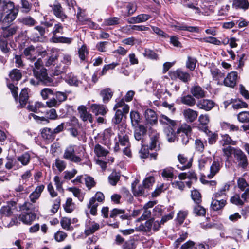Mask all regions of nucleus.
<instances>
[{"label": "nucleus", "mask_w": 249, "mask_h": 249, "mask_svg": "<svg viewBox=\"0 0 249 249\" xmlns=\"http://www.w3.org/2000/svg\"><path fill=\"white\" fill-rule=\"evenodd\" d=\"M42 137L49 141H52L55 138L53 130L49 128H44L41 131Z\"/></svg>", "instance_id": "7c9ffc66"}, {"label": "nucleus", "mask_w": 249, "mask_h": 249, "mask_svg": "<svg viewBox=\"0 0 249 249\" xmlns=\"http://www.w3.org/2000/svg\"><path fill=\"white\" fill-rule=\"evenodd\" d=\"M234 158L239 167L243 169L247 168L248 165L247 157L240 149H238L235 151Z\"/></svg>", "instance_id": "423d86ee"}, {"label": "nucleus", "mask_w": 249, "mask_h": 249, "mask_svg": "<svg viewBox=\"0 0 249 249\" xmlns=\"http://www.w3.org/2000/svg\"><path fill=\"white\" fill-rule=\"evenodd\" d=\"M226 203L227 201L224 198L219 199L213 197L211 207L213 211H218L222 209Z\"/></svg>", "instance_id": "6ab92c4d"}, {"label": "nucleus", "mask_w": 249, "mask_h": 249, "mask_svg": "<svg viewBox=\"0 0 249 249\" xmlns=\"http://www.w3.org/2000/svg\"><path fill=\"white\" fill-rule=\"evenodd\" d=\"M222 127L223 129L228 130L230 132L241 131L238 126L229 123L223 122Z\"/></svg>", "instance_id": "8fccbe9b"}, {"label": "nucleus", "mask_w": 249, "mask_h": 249, "mask_svg": "<svg viewBox=\"0 0 249 249\" xmlns=\"http://www.w3.org/2000/svg\"><path fill=\"white\" fill-rule=\"evenodd\" d=\"M199 40L200 41H203V42H205L206 43H212V44L216 45H221V41L218 40L216 38L212 37V36L206 37L204 38H199Z\"/></svg>", "instance_id": "13d9d810"}, {"label": "nucleus", "mask_w": 249, "mask_h": 249, "mask_svg": "<svg viewBox=\"0 0 249 249\" xmlns=\"http://www.w3.org/2000/svg\"><path fill=\"white\" fill-rule=\"evenodd\" d=\"M191 196L196 204H199L202 202L201 195L197 190L195 189L191 191Z\"/></svg>", "instance_id": "603ef678"}, {"label": "nucleus", "mask_w": 249, "mask_h": 249, "mask_svg": "<svg viewBox=\"0 0 249 249\" xmlns=\"http://www.w3.org/2000/svg\"><path fill=\"white\" fill-rule=\"evenodd\" d=\"M79 57L81 60L84 61L86 59L88 54V51L86 45H83L78 49Z\"/></svg>", "instance_id": "052dcab7"}, {"label": "nucleus", "mask_w": 249, "mask_h": 249, "mask_svg": "<svg viewBox=\"0 0 249 249\" xmlns=\"http://www.w3.org/2000/svg\"><path fill=\"white\" fill-rule=\"evenodd\" d=\"M63 33V26L62 24L59 22L55 23L51 32L53 36L51 38V41L55 43H61L70 44L73 40L72 38L57 36L58 34L62 35Z\"/></svg>", "instance_id": "f03ea898"}, {"label": "nucleus", "mask_w": 249, "mask_h": 249, "mask_svg": "<svg viewBox=\"0 0 249 249\" xmlns=\"http://www.w3.org/2000/svg\"><path fill=\"white\" fill-rule=\"evenodd\" d=\"M238 188L242 191H249V185L243 178H239L237 180Z\"/></svg>", "instance_id": "864d4df0"}, {"label": "nucleus", "mask_w": 249, "mask_h": 249, "mask_svg": "<svg viewBox=\"0 0 249 249\" xmlns=\"http://www.w3.org/2000/svg\"><path fill=\"white\" fill-rule=\"evenodd\" d=\"M144 115L147 122L150 124H155L157 123L158 118L156 112L151 109H147Z\"/></svg>", "instance_id": "412c9836"}, {"label": "nucleus", "mask_w": 249, "mask_h": 249, "mask_svg": "<svg viewBox=\"0 0 249 249\" xmlns=\"http://www.w3.org/2000/svg\"><path fill=\"white\" fill-rule=\"evenodd\" d=\"M134 135L135 139L137 141H141L143 142L144 137L147 134V127L142 124L133 127Z\"/></svg>", "instance_id": "9d476101"}, {"label": "nucleus", "mask_w": 249, "mask_h": 249, "mask_svg": "<svg viewBox=\"0 0 249 249\" xmlns=\"http://www.w3.org/2000/svg\"><path fill=\"white\" fill-rule=\"evenodd\" d=\"M159 122L163 125H167L168 128H175V126L177 125V122L175 120L170 119L169 117L164 115H161L159 118Z\"/></svg>", "instance_id": "cd10ccee"}, {"label": "nucleus", "mask_w": 249, "mask_h": 249, "mask_svg": "<svg viewBox=\"0 0 249 249\" xmlns=\"http://www.w3.org/2000/svg\"><path fill=\"white\" fill-rule=\"evenodd\" d=\"M178 159L179 162L182 164L181 166L178 165V168L180 169L181 170H184L186 169L189 168L191 166V161H188L187 157H185L183 155L179 154L178 156Z\"/></svg>", "instance_id": "393cba45"}, {"label": "nucleus", "mask_w": 249, "mask_h": 249, "mask_svg": "<svg viewBox=\"0 0 249 249\" xmlns=\"http://www.w3.org/2000/svg\"><path fill=\"white\" fill-rule=\"evenodd\" d=\"M174 75L184 83L190 81L191 76L189 73L184 71L180 69L177 70L173 72Z\"/></svg>", "instance_id": "4be33fe9"}, {"label": "nucleus", "mask_w": 249, "mask_h": 249, "mask_svg": "<svg viewBox=\"0 0 249 249\" xmlns=\"http://www.w3.org/2000/svg\"><path fill=\"white\" fill-rule=\"evenodd\" d=\"M196 105L199 108L208 111L213 107L214 103L211 100L201 99L198 101Z\"/></svg>", "instance_id": "f3484780"}, {"label": "nucleus", "mask_w": 249, "mask_h": 249, "mask_svg": "<svg viewBox=\"0 0 249 249\" xmlns=\"http://www.w3.org/2000/svg\"><path fill=\"white\" fill-rule=\"evenodd\" d=\"M115 110L116 112L114 117L112 119V122L113 124H117L121 122L123 116H124L126 114H124L121 109H117Z\"/></svg>", "instance_id": "37998d69"}, {"label": "nucleus", "mask_w": 249, "mask_h": 249, "mask_svg": "<svg viewBox=\"0 0 249 249\" xmlns=\"http://www.w3.org/2000/svg\"><path fill=\"white\" fill-rule=\"evenodd\" d=\"M18 160L23 165H26L30 162V155L28 153L25 152L18 158Z\"/></svg>", "instance_id": "bf43d9fd"}, {"label": "nucleus", "mask_w": 249, "mask_h": 249, "mask_svg": "<svg viewBox=\"0 0 249 249\" xmlns=\"http://www.w3.org/2000/svg\"><path fill=\"white\" fill-rule=\"evenodd\" d=\"M66 81L69 84L76 87L79 86L81 84V82L78 80L77 77L71 73L67 75Z\"/></svg>", "instance_id": "ea45409f"}, {"label": "nucleus", "mask_w": 249, "mask_h": 249, "mask_svg": "<svg viewBox=\"0 0 249 249\" xmlns=\"http://www.w3.org/2000/svg\"><path fill=\"white\" fill-rule=\"evenodd\" d=\"M23 54L27 59L34 61L37 55V51L34 46L31 45L24 49Z\"/></svg>", "instance_id": "a211bd4d"}, {"label": "nucleus", "mask_w": 249, "mask_h": 249, "mask_svg": "<svg viewBox=\"0 0 249 249\" xmlns=\"http://www.w3.org/2000/svg\"><path fill=\"white\" fill-rule=\"evenodd\" d=\"M52 11L54 15L58 18L60 19L61 21L64 22L65 20L68 18V16L65 13L61 4L56 2L53 5H51Z\"/></svg>", "instance_id": "0eeeda50"}, {"label": "nucleus", "mask_w": 249, "mask_h": 249, "mask_svg": "<svg viewBox=\"0 0 249 249\" xmlns=\"http://www.w3.org/2000/svg\"><path fill=\"white\" fill-rule=\"evenodd\" d=\"M92 112L95 115H104L107 112V109L105 106L103 105H97L93 104L91 106Z\"/></svg>", "instance_id": "a878e982"}, {"label": "nucleus", "mask_w": 249, "mask_h": 249, "mask_svg": "<svg viewBox=\"0 0 249 249\" xmlns=\"http://www.w3.org/2000/svg\"><path fill=\"white\" fill-rule=\"evenodd\" d=\"M94 151L98 157H106L109 153L108 150L99 144L95 146Z\"/></svg>", "instance_id": "4c0bfd02"}, {"label": "nucleus", "mask_w": 249, "mask_h": 249, "mask_svg": "<svg viewBox=\"0 0 249 249\" xmlns=\"http://www.w3.org/2000/svg\"><path fill=\"white\" fill-rule=\"evenodd\" d=\"M75 145H70L67 147L64 152L63 158L69 161L78 163L82 161V159L75 154Z\"/></svg>", "instance_id": "7ed1b4c3"}, {"label": "nucleus", "mask_w": 249, "mask_h": 249, "mask_svg": "<svg viewBox=\"0 0 249 249\" xmlns=\"http://www.w3.org/2000/svg\"><path fill=\"white\" fill-rule=\"evenodd\" d=\"M16 207L13 205H6L2 206L0 209V214L2 217H11L16 211Z\"/></svg>", "instance_id": "5701e85b"}, {"label": "nucleus", "mask_w": 249, "mask_h": 249, "mask_svg": "<svg viewBox=\"0 0 249 249\" xmlns=\"http://www.w3.org/2000/svg\"><path fill=\"white\" fill-rule=\"evenodd\" d=\"M44 187L43 185L38 186L36 187L35 190L30 195L29 198L32 202H36V200L39 198Z\"/></svg>", "instance_id": "bb28decb"}, {"label": "nucleus", "mask_w": 249, "mask_h": 249, "mask_svg": "<svg viewBox=\"0 0 249 249\" xmlns=\"http://www.w3.org/2000/svg\"><path fill=\"white\" fill-rule=\"evenodd\" d=\"M113 92L110 88H106L102 89L100 92V95L102 97L104 103H107L112 98Z\"/></svg>", "instance_id": "2f4dec72"}, {"label": "nucleus", "mask_w": 249, "mask_h": 249, "mask_svg": "<svg viewBox=\"0 0 249 249\" xmlns=\"http://www.w3.org/2000/svg\"><path fill=\"white\" fill-rule=\"evenodd\" d=\"M14 192L16 193V196L23 195L26 196L28 194L27 189L25 188V187L22 185H18L14 189Z\"/></svg>", "instance_id": "774afa93"}, {"label": "nucleus", "mask_w": 249, "mask_h": 249, "mask_svg": "<svg viewBox=\"0 0 249 249\" xmlns=\"http://www.w3.org/2000/svg\"><path fill=\"white\" fill-rule=\"evenodd\" d=\"M184 119L187 122L192 123L197 118L198 112L191 108H187L182 112Z\"/></svg>", "instance_id": "dca6fc26"}, {"label": "nucleus", "mask_w": 249, "mask_h": 249, "mask_svg": "<svg viewBox=\"0 0 249 249\" xmlns=\"http://www.w3.org/2000/svg\"><path fill=\"white\" fill-rule=\"evenodd\" d=\"M180 101L183 104L186 105L189 107H193L196 103V101L194 97L191 95H187L181 97Z\"/></svg>", "instance_id": "f704fd0d"}, {"label": "nucleus", "mask_w": 249, "mask_h": 249, "mask_svg": "<svg viewBox=\"0 0 249 249\" xmlns=\"http://www.w3.org/2000/svg\"><path fill=\"white\" fill-rule=\"evenodd\" d=\"M237 119L242 123H249V111H242L237 115Z\"/></svg>", "instance_id": "3c124183"}, {"label": "nucleus", "mask_w": 249, "mask_h": 249, "mask_svg": "<svg viewBox=\"0 0 249 249\" xmlns=\"http://www.w3.org/2000/svg\"><path fill=\"white\" fill-rule=\"evenodd\" d=\"M192 133L191 126L186 123L181 124L177 130V133L178 135L180 134H189Z\"/></svg>", "instance_id": "e433bc0d"}, {"label": "nucleus", "mask_w": 249, "mask_h": 249, "mask_svg": "<svg viewBox=\"0 0 249 249\" xmlns=\"http://www.w3.org/2000/svg\"><path fill=\"white\" fill-rule=\"evenodd\" d=\"M118 65H119V63L116 62H113L109 64L105 65L103 68L102 71L99 73L100 76L105 75L107 71L114 69Z\"/></svg>", "instance_id": "0e129e2a"}, {"label": "nucleus", "mask_w": 249, "mask_h": 249, "mask_svg": "<svg viewBox=\"0 0 249 249\" xmlns=\"http://www.w3.org/2000/svg\"><path fill=\"white\" fill-rule=\"evenodd\" d=\"M238 77V73L236 71H231L225 78L223 81L224 85L231 88L234 87L237 84Z\"/></svg>", "instance_id": "1a4fd4ad"}, {"label": "nucleus", "mask_w": 249, "mask_h": 249, "mask_svg": "<svg viewBox=\"0 0 249 249\" xmlns=\"http://www.w3.org/2000/svg\"><path fill=\"white\" fill-rule=\"evenodd\" d=\"M239 148H235L231 146H228L223 149V151L224 155L227 156V158L229 159L231 155L233 156L235 155V151Z\"/></svg>", "instance_id": "e2e57ef3"}, {"label": "nucleus", "mask_w": 249, "mask_h": 249, "mask_svg": "<svg viewBox=\"0 0 249 249\" xmlns=\"http://www.w3.org/2000/svg\"><path fill=\"white\" fill-rule=\"evenodd\" d=\"M35 67L33 69V74L36 79H31L30 83L35 86L40 84L46 85H52L53 80L48 76L46 69L43 66V63L41 59H38L34 63Z\"/></svg>", "instance_id": "f257e3e1"}, {"label": "nucleus", "mask_w": 249, "mask_h": 249, "mask_svg": "<svg viewBox=\"0 0 249 249\" xmlns=\"http://www.w3.org/2000/svg\"><path fill=\"white\" fill-rule=\"evenodd\" d=\"M28 89H22L19 97V102L20 103V106L21 107H24L28 100Z\"/></svg>", "instance_id": "473e14b6"}, {"label": "nucleus", "mask_w": 249, "mask_h": 249, "mask_svg": "<svg viewBox=\"0 0 249 249\" xmlns=\"http://www.w3.org/2000/svg\"><path fill=\"white\" fill-rule=\"evenodd\" d=\"M87 206L90 209V213L92 215H95L97 214V208L98 206V203L95 201V198H91Z\"/></svg>", "instance_id": "a18cd8bd"}, {"label": "nucleus", "mask_w": 249, "mask_h": 249, "mask_svg": "<svg viewBox=\"0 0 249 249\" xmlns=\"http://www.w3.org/2000/svg\"><path fill=\"white\" fill-rule=\"evenodd\" d=\"M120 20L118 17H111L105 19L104 23L107 26L117 25L119 23Z\"/></svg>", "instance_id": "69168bd1"}, {"label": "nucleus", "mask_w": 249, "mask_h": 249, "mask_svg": "<svg viewBox=\"0 0 249 249\" xmlns=\"http://www.w3.org/2000/svg\"><path fill=\"white\" fill-rule=\"evenodd\" d=\"M190 92L196 99L205 97L206 93V91L198 85L193 86L190 89Z\"/></svg>", "instance_id": "b1692460"}, {"label": "nucleus", "mask_w": 249, "mask_h": 249, "mask_svg": "<svg viewBox=\"0 0 249 249\" xmlns=\"http://www.w3.org/2000/svg\"><path fill=\"white\" fill-rule=\"evenodd\" d=\"M17 29L18 28L17 27H2L1 29L2 31L1 32V36L4 38H7L10 36H12L13 35L16 33Z\"/></svg>", "instance_id": "c756f323"}, {"label": "nucleus", "mask_w": 249, "mask_h": 249, "mask_svg": "<svg viewBox=\"0 0 249 249\" xmlns=\"http://www.w3.org/2000/svg\"><path fill=\"white\" fill-rule=\"evenodd\" d=\"M173 170L172 167L166 168L162 170L161 176L163 178L172 179L174 176Z\"/></svg>", "instance_id": "680f3d73"}, {"label": "nucleus", "mask_w": 249, "mask_h": 249, "mask_svg": "<svg viewBox=\"0 0 249 249\" xmlns=\"http://www.w3.org/2000/svg\"><path fill=\"white\" fill-rule=\"evenodd\" d=\"M232 6L235 9L246 10L249 7L248 0H234Z\"/></svg>", "instance_id": "c85d7f7f"}, {"label": "nucleus", "mask_w": 249, "mask_h": 249, "mask_svg": "<svg viewBox=\"0 0 249 249\" xmlns=\"http://www.w3.org/2000/svg\"><path fill=\"white\" fill-rule=\"evenodd\" d=\"M131 122L133 127L139 125V123L141 121V116L140 114L136 111H131L130 113Z\"/></svg>", "instance_id": "58836bf2"}, {"label": "nucleus", "mask_w": 249, "mask_h": 249, "mask_svg": "<svg viewBox=\"0 0 249 249\" xmlns=\"http://www.w3.org/2000/svg\"><path fill=\"white\" fill-rule=\"evenodd\" d=\"M223 167V161L221 159H214L210 166V173L208 175L209 178H213Z\"/></svg>", "instance_id": "6e6552de"}, {"label": "nucleus", "mask_w": 249, "mask_h": 249, "mask_svg": "<svg viewBox=\"0 0 249 249\" xmlns=\"http://www.w3.org/2000/svg\"><path fill=\"white\" fill-rule=\"evenodd\" d=\"M9 76L12 81H18L21 78L22 74L19 70L14 69L10 72Z\"/></svg>", "instance_id": "c03bdc74"}, {"label": "nucleus", "mask_w": 249, "mask_h": 249, "mask_svg": "<svg viewBox=\"0 0 249 249\" xmlns=\"http://www.w3.org/2000/svg\"><path fill=\"white\" fill-rule=\"evenodd\" d=\"M65 211L68 213H71L75 208V204L72 202L71 198H68L65 204L63 205Z\"/></svg>", "instance_id": "49530a36"}, {"label": "nucleus", "mask_w": 249, "mask_h": 249, "mask_svg": "<svg viewBox=\"0 0 249 249\" xmlns=\"http://www.w3.org/2000/svg\"><path fill=\"white\" fill-rule=\"evenodd\" d=\"M194 213L197 216H204L206 214V209L199 204H196L193 209Z\"/></svg>", "instance_id": "6e6d98bb"}, {"label": "nucleus", "mask_w": 249, "mask_h": 249, "mask_svg": "<svg viewBox=\"0 0 249 249\" xmlns=\"http://www.w3.org/2000/svg\"><path fill=\"white\" fill-rule=\"evenodd\" d=\"M17 13L15 11L9 12L1 16L3 18L2 22L5 23H10L12 22L16 18Z\"/></svg>", "instance_id": "a19ab883"}, {"label": "nucleus", "mask_w": 249, "mask_h": 249, "mask_svg": "<svg viewBox=\"0 0 249 249\" xmlns=\"http://www.w3.org/2000/svg\"><path fill=\"white\" fill-rule=\"evenodd\" d=\"M71 62V57L69 54L62 55V58L61 62L57 65L55 68L54 73L58 75L63 72H65L67 69L68 65H69Z\"/></svg>", "instance_id": "20e7f679"}, {"label": "nucleus", "mask_w": 249, "mask_h": 249, "mask_svg": "<svg viewBox=\"0 0 249 249\" xmlns=\"http://www.w3.org/2000/svg\"><path fill=\"white\" fill-rule=\"evenodd\" d=\"M113 109L114 110L121 109L124 114H127L129 110V107L128 105L125 104L123 99H122L115 104Z\"/></svg>", "instance_id": "79ce46f5"}, {"label": "nucleus", "mask_w": 249, "mask_h": 249, "mask_svg": "<svg viewBox=\"0 0 249 249\" xmlns=\"http://www.w3.org/2000/svg\"><path fill=\"white\" fill-rule=\"evenodd\" d=\"M120 174L116 171L113 172L108 177V181L109 183L112 185H116L117 182L120 180Z\"/></svg>", "instance_id": "de8ad7c7"}, {"label": "nucleus", "mask_w": 249, "mask_h": 249, "mask_svg": "<svg viewBox=\"0 0 249 249\" xmlns=\"http://www.w3.org/2000/svg\"><path fill=\"white\" fill-rule=\"evenodd\" d=\"M197 60L194 58L188 56L186 63V68L190 71H194L196 68Z\"/></svg>", "instance_id": "5fc2aeb1"}, {"label": "nucleus", "mask_w": 249, "mask_h": 249, "mask_svg": "<svg viewBox=\"0 0 249 249\" xmlns=\"http://www.w3.org/2000/svg\"><path fill=\"white\" fill-rule=\"evenodd\" d=\"M119 216L122 220L129 219L131 215L130 212H126L124 209L114 208L111 211L110 217L115 218Z\"/></svg>", "instance_id": "9b49d317"}, {"label": "nucleus", "mask_w": 249, "mask_h": 249, "mask_svg": "<svg viewBox=\"0 0 249 249\" xmlns=\"http://www.w3.org/2000/svg\"><path fill=\"white\" fill-rule=\"evenodd\" d=\"M172 27L176 31H186L192 33H198L199 31V27H198L188 26L184 23L180 24L177 23L176 24L172 25Z\"/></svg>", "instance_id": "aec40b11"}, {"label": "nucleus", "mask_w": 249, "mask_h": 249, "mask_svg": "<svg viewBox=\"0 0 249 249\" xmlns=\"http://www.w3.org/2000/svg\"><path fill=\"white\" fill-rule=\"evenodd\" d=\"M164 131L166 134L168 141L170 142H174L175 140H176L175 128H166Z\"/></svg>", "instance_id": "09e8293b"}, {"label": "nucleus", "mask_w": 249, "mask_h": 249, "mask_svg": "<svg viewBox=\"0 0 249 249\" xmlns=\"http://www.w3.org/2000/svg\"><path fill=\"white\" fill-rule=\"evenodd\" d=\"M77 110L79 114L80 118L84 122L88 121L91 123H92V115L87 111V107L85 106L82 105L78 107Z\"/></svg>", "instance_id": "2eb2a0df"}, {"label": "nucleus", "mask_w": 249, "mask_h": 249, "mask_svg": "<svg viewBox=\"0 0 249 249\" xmlns=\"http://www.w3.org/2000/svg\"><path fill=\"white\" fill-rule=\"evenodd\" d=\"M150 142V149H157V145H159L160 134L155 130L151 129L149 134Z\"/></svg>", "instance_id": "ddd939ff"}, {"label": "nucleus", "mask_w": 249, "mask_h": 249, "mask_svg": "<svg viewBox=\"0 0 249 249\" xmlns=\"http://www.w3.org/2000/svg\"><path fill=\"white\" fill-rule=\"evenodd\" d=\"M13 11H15V5L13 2L9 0H0V12L1 16Z\"/></svg>", "instance_id": "f8f14e48"}, {"label": "nucleus", "mask_w": 249, "mask_h": 249, "mask_svg": "<svg viewBox=\"0 0 249 249\" xmlns=\"http://www.w3.org/2000/svg\"><path fill=\"white\" fill-rule=\"evenodd\" d=\"M99 228V225L96 223L92 222L91 226L87 227L85 231V234L90 235L95 232Z\"/></svg>", "instance_id": "4d7b16f0"}, {"label": "nucleus", "mask_w": 249, "mask_h": 249, "mask_svg": "<svg viewBox=\"0 0 249 249\" xmlns=\"http://www.w3.org/2000/svg\"><path fill=\"white\" fill-rule=\"evenodd\" d=\"M36 218L35 213L32 212H22L19 216V220L27 225H31Z\"/></svg>", "instance_id": "4468645a"}, {"label": "nucleus", "mask_w": 249, "mask_h": 249, "mask_svg": "<svg viewBox=\"0 0 249 249\" xmlns=\"http://www.w3.org/2000/svg\"><path fill=\"white\" fill-rule=\"evenodd\" d=\"M45 35V28L41 26H37L32 30L31 37L35 42L43 40Z\"/></svg>", "instance_id": "39448f33"}, {"label": "nucleus", "mask_w": 249, "mask_h": 249, "mask_svg": "<svg viewBox=\"0 0 249 249\" xmlns=\"http://www.w3.org/2000/svg\"><path fill=\"white\" fill-rule=\"evenodd\" d=\"M153 218L146 221L144 224H141L136 228L137 231L150 232L152 228Z\"/></svg>", "instance_id": "72a5a7b5"}, {"label": "nucleus", "mask_w": 249, "mask_h": 249, "mask_svg": "<svg viewBox=\"0 0 249 249\" xmlns=\"http://www.w3.org/2000/svg\"><path fill=\"white\" fill-rule=\"evenodd\" d=\"M138 181L135 180L131 184L132 190L135 196H141L144 193V186L139 185L136 187Z\"/></svg>", "instance_id": "c9c22d12"}, {"label": "nucleus", "mask_w": 249, "mask_h": 249, "mask_svg": "<svg viewBox=\"0 0 249 249\" xmlns=\"http://www.w3.org/2000/svg\"><path fill=\"white\" fill-rule=\"evenodd\" d=\"M21 22L25 25L32 26L36 24V21L32 17L27 16L22 18Z\"/></svg>", "instance_id": "338daca9"}]
</instances>
